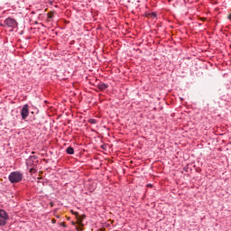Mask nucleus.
<instances>
[{
	"instance_id": "9b49d317",
	"label": "nucleus",
	"mask_w": 231,
	"mask_h": 231,
	"mask_svg": "<svg viewBox=\"0 0 231 231\" xmlns=\"http://www.w3.org/2000/svg\"><path fill=\"white\" fill-rule=\"evenodd\" d=\"M84 217H86V215H82L81 217H79V221L82 222Z\"/></svg>"
},
{
	"instance_id": "f03ea898",
	"label": "nucleus",
	"mask_w": 231,
	"mask_h": 231,
	"mask_svg": "<svg viewBox=\"0 0 231 231\" xmlns=\"http://www.w3.org/2000/svg\"><path fill=\"white\" fill-rule=\"evenodd\" d=\"M23 178H24V174L20 171H13L8 176L10 183H21Z\"/></svg>"
},
{
	"instance_id": "2eb2a0df",
	"label": "nucleus",
	"mask_w": 231,
	"mask_h": 231,
	"mask_svg": "<svg viewBox=\"0 0 231 231\" xmlns=\"http://www.w3.org/2000/svg\"><path fill=\"white\" fill-rule=\"evenodd\" d=\"M147 187H152V184H148Z\"/></svg>"
},
{
	"instance_id": "6e6552de",
	"label": "nucleus",
	"mask_w": 231,
	"mask_h": 231,
	"mask_svg": "<svg viewBox=\"0 0 231 231\" xmlns=\"http://www.w3.org/2000/svg\"><path fill=\"white\" fill-rule=\"evenodd\" d=\"M29 172L30 174H35V172H37V166H29Z\"/></svg>"
},
{
	"instance_id": "0eeeda50",
	"label": "nucleus",
	"mask_w": 231,
	"mask_h": 231,
	"mask_svg": "<svg viewBox=\"0 0 231 231\" xmlns=\"http://www.w3.org/2000/svg\"><path fill=\"white\" fill-rule=\"evenodd\" d=\"M66 152L67 154H75V149L71 146H69L67 149H66Z\"/></svg>"
},
{
	"instance_id": "39448f33",
	"label": "nucleus",
	"mask_w": 231,
	"mask_h": 231,
	"mask_svg": "<svg viewBox=\"0 0 231 231\" xmlns=\"http://www.w3.org/2000/svg\"><path fill=\"white\" fill-rule=\"evenodd\" d=\"M30 106L28 104L23 105L22 110H21V116L23 120H26L30 115V110L29 108Z\"/></svg>"
},
{
	"instance_id": "dca6fc26",
	"label": "nucleus",
	"mask_w": 231,
	"mask_h": 231,
	"mask_svg": "<svg viewBox=\"0 0 231 231\" xmlns=\"http://www.w3.org/2000/svg\"><path fill=\"white\" fill-rule=\"evenodd\" d=\"M202 21H207V18H202Z\"/></svg>"
},
{
	"instance_id": "f3484780",
	"label": "nucleus",
	"mask_w": 231,
	"mask_h": 231,
	"mask_svg": "<svg viewBox=\"0 0 231 231\" xmlns=\"http://www.w3.org/2000/svg\"><path fill=\"white\" fill-rule=\"evenodd\" d=\"M62 226L66 227V224L63 223V224H62Z\"/></svg>"
},
{
	"instance_id": "20e7f679",
	"label": "nucleus",
	"mask_w": 231,
	"mask_h": 231,
	"mask_svg": "<svg viewBox=\"0 0 231 231\" xmlns=\"http://www.w3.org/2000/svg\"><path fill=\"white\" fill-rule=\"evenodd\" d=\"M8 219H10L8 213H6L5 209H0V226H5L8 222Z\"/></svg>"
},
{
	"instance_id": "f257e3e1",
	"label": "nucleus",
	"mask_w": 231,
	"mask_h": 231,
	"mask_svg": "<svg viewBox=\"0 0 231 231\" xmlns=\"http://www.w3.org/2000/svg\"><path fill=\"white\" fill-rule=\"evenodd\" d=\"M0 26L3 28H11V32H14L19 26V23L14 18L7 17Z\"/></svg>"
},
{
	"instance_id": "9d476101",
	"label": "nucleus",
	"mask_w": 231,
	"mask_h": 231,
	"mask_svg": "<svg viewBox=\"0 0 231 231\" xmlns=\"http://www.w3.org/2000/svg\"><path fill=\"white\" fill-rule=\"evenodd\" d=\"M71 213H72L74 216H76V217H79V212H75V211L71 210Z\"/></svg>"
},
{
	"instance_id": "4468645a",
	"label": "nucleus",
	"mask_w": 231,
	"mask_h": 231,
	"mask_svg": "<svg viewBox=\"0 0 231 231\" xmlns=\"http://www.w3.org/2000/svg\"><path fill=\"white\" fill-rule=\"evenodd\" d=\"M50 205H51V207H53L54 204H53V202H51Z\"/></svg>"
},
{
	"instance_id": "423d86ee",
	"label": "nucleus",
	"mask_w": 231,
	"mask_h": 231,
	"mask_svg": "<svg viewBox=\"0 0 231 231\" xmlns=\"http://www.w3.org/2000/svg\"><path fill=\"white\" fill-rule=\"evenodd\" d=\"M97 89H99V91H106V89H107V88H109V85L100 82L97 85Z\"/></svg>"
},
{
	"instance_id": "ddd939ff",
	"label": "nucleus",
	"mask_w": 231,
	"mask_h": 231,
	"mask_svg": "<svg viewBox=\"0 0 231 231\" xmlns=\"http://www.w3.org/2000/svg\"><path fill=\"white\" fill-rule=\"evenodd\" d=\"M227 19H230V20H231V14H228Z\"/></svg>"
},
{
	"instance_id": "a211bd4d",
	"label": "nucleus",
	"mask_w": 231,
	"mask_h": 231,
	"mask_svg": "<svg viewBox=\"0 0 231 231\" xmlns=\"http://www.w3.org/2000/svg\"><path fill=\"white\" fill-rule=\"evenodd\" d=\"M32 154H35V152H32Z\"/></svg>"
},
{
	"instance_id": "7ed1b4c3",
	"label": "nucleus",
	"mask_w": 231,
	"mask_h": 231,
	"mask_svg": "<svg viewBox=\"0 0 231 231\" xmlns=\"http://www.w3.org/2000/svg\"><path fill=\"white\" fill-rule=\"evenodd\" d=\"M25 165L28 169L30 167H37L39 165V156L37 155H31L26 159Z\"/></svg>"
},
{
	"instance_id": "f8f14e48",
	"label": "nucleus",
	"mask_w": 231,
	"mask_h": 231,
	"mask_svg": "<svg viewBox=\"0 0 231 231\" xmlns=\"http://www.w3.org/2000/svg\"><path fill=\"white\" fill-rule=\"evenodd\" d=\"M150 15H151V17H156L157 14H156V13H151Z\"/></svg>"
},
{
	"instance_id": "1a4fd4ad",
	"label": "nucleus",
	"mask_w": 231,
	"mask_h": 231,
	"mask_svg": "<svg viewBox=\"0 0 231 231\" xmlns=\"http://www.w3.org/2000/svg\"><path fill=\"white\" fill-rule=\"evenodd\" d=\"M88 124L95 125V124H97V119H93V118L88 119Z\"/></svg>"
}]
</instances>
